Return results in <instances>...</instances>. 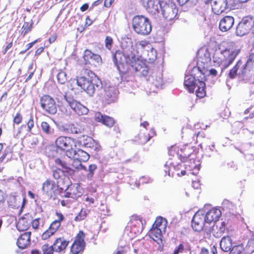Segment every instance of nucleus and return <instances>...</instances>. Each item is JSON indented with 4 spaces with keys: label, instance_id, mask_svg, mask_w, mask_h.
Listing matches in <instances>:
<instances>
[{
    "label": "nucleus",
    "instance_id": "f257e3e1",
    "mask_svg": "<svg viewBox=\"0 0 254 254\" xmlns=\"http://www.w3.org/2000/svg\"><path fill=\"white\" fill-rule=\"evenodd\" d=\"M240 49L232 42H223L213 56L215 65L220 66L221 70L227 68L235 60Z\"/></svg>",
    "mask_w": 254,
    "mask_h": 254
},
{
    "label": "nucleus",
    "instance_id": "f03ea898",
    "mask_svg": "<svg viewBox=\"0 0 254 254\" xmlns=\"http://www.w3.org/2000/svg\"><path fill=\"white\" fill-rule=\"evenodd\" d=\"M85 74L90 76V78H87L85 76L77 77L76 79L71 80L69 82L68 87L73 90L74 89L73 84H77L89 96H92L96 89L100 87L101 82L96 78L94 73L92 71L85 70Z\"/></svg>",
    "mask_w": 254,
    "mask_h": 254
},
{
    "label": "nucleus",
    "instance_id": "7ed1b4c3",
    "mask_svg": "<svg viewBox=\"0 0 254 254\" xmlns=\"http://www.w3.org/2000/svg\"><path fill=\"white\" fill-rule=\"evenodd\" d=\"M132 27L136 34L142 36L148 35L152 30L150 20L141 15L133 17L132 19Z\"/></svg>",
    "mask_w": 254,
    "mask_h": 254
},
{
    "label": "nucleus",
    "instance_id": "20e7f679",
    "mask_svg": "<svg viewBox=\"0 0 254 254\" xmlns=\"http://www.w3.org/2000/svg\"><path fill=\"white\" fill-rule=\"evenodd\" d=\"M160 7L163 17L168 21L175 19L178 9L172 0H160Z\"/></svg>",
    "mask_w": 254,
    "mask_h": 254
},
{
    "label": "nucleus",
    "instance_id": "39448f33",
    "mask_svg": "<svg viewBox=\"0 0 254 254\" xmlns=\"http://www.w3.org/2000/svg\"><path fill=\"white\" fill-rule=\"evenodd\" d=\"M129 55H130V53L125 54L120 50L117 51L113 55L114 64L121 73H125L128 69L130 62Z\"/></svg>",
    "mask_w": 254,
    "mask_h": 254
},
{
    "label": "nucleus",
    "instance_id": "423d86ee",
    "mask_svg": "<svg viewBox=\"0 0 254 254\" xmlns=\"http://www.w3.org/2000/svg\"><path fill=\"white\" fill-rule=\"evenodd\" d=\"M56 145L58 149L65 151L66 156L71 155V151L74 149L76 145V141L74 139L67 136H60L56 140Z\"/></svg>",
    "mask_w": 254,
    "mask_h": 254
},
{
    "label": "nucleus",
    "instance_id": "0eeeda50",
    "mask_svg": "<svg viewBox=\"0 0 254 254\" xmlns=\"http://www.w3.org/2000/svg\"><path fill=\"white\" fill-rule=\"evenodd\" d=\"M55 164L61 168H58L53 170V177L56 180L62 178L64 173H66L68 175L73 174V169H71L70 165L60 158H56L55 160Z\"/></svg>",
    "mask_w": 254,
    "mask_h": 254
},
{
    "label": "nucleus",
    "instance_id": "6e6552de",
    "mask_svg": "<svg viewBox=\"0 0 254 254\" xmlns=\"http://www.w3.org/2000/svg\"><path fill=\"white\" fill-rule=\"evenodd\" d=\"M254 26V19L250 16L244 17L236 27V34L242 36L250 31Z\"/></svg>",
    "mask_w": 254,
    "mask_h": 254
},
{
    "label": "nucleus",
    "instance_id": "1a4fd4ad",
    "mask_svg": "<svg viewBox=\"0 0 254 254\" xmlns=\"http://www.w3.org/2000/svg\"><path fill=\"white\" fill-rule=\"evenodd\" d=\"M64 98L69 106L79 116L86 115L88 113V109L74 99L72 97L66 94L64 95Z\"/></svg>",
    "mask_w": 254,
    "mask_h": 254
},
{
    "label": "nucleus",
    "instance_id": "9d476101",
    "mask_svg": "<svg viewBox=\"0 0 254 254\" xmlns=\"http://www.w3.org/2000/svg\"><path fill=\"white\" fill-rule=\"evenodd\" d=\"M42 109L50 114L54 115L57 112V105L54 99L48 95L43 96L40 99Z\"/></svg>",
    "mask_w": 254,
    "mask_h": 254
},
{
    "label": "nucleus",
    "instance_id": "9b49d317",
    "mask_svg": "<svg viewBox=\"0 0 254 254\" xmlns=\"http://www.w3.org/2000/svg\"><path fill=\"white\" fill-rule=\"evenodd\" d=\"M205 223L204 215L198 211L193 216L191 222V226L194 231L200 232L203 230Z\"/></svg>",
    "mask_w": 254,
    "mask_h": 254
},
{
    "label": "nucleus",
    "instance_id": "f8f14e48",
    "mask_svg": "<svg viewBox=\"0 0 254 254\" xmlns=\"http://www.w3.org/2000/svg\"><path fill=\"white\" fill-rule=\"evenodd\" d=\"M83 58L85 61L94 66H98L102 63L100 55L92 53L89 50H85L84 52Z\"/></svg>",
    "mask_w": 254,
    "mask_h": 254
},
{
    "label": "nucleus",
    "instance_id": "ddd939ff",
    "mask_svg": "<svg viewBox=\"0 0 254 254\" xmlns=\"http://www.w3.org/2000/svg\"><path fill=\"white\" fill-rule=\"evenodd\" d=\"M212 9L214 13L219 15L228 8L227 0H212Z\"/></svg>",
    "mask_w": 254,
    "mask_h": 254
},
{
    "label": "nucleus",
    "instance_id": "4468645a",
    "mask_svg": "<svg viewBox=\"0 0 254 254\" xmlns=\"http://www.w3.org/2000/svg\"><path fill=\"white\" fill-rule=\"evenodd\" d=\"M81 189L78 184H71L68 186L65 191V196L76 198L82 194Z\"/></svg>",
    "mask_w": 254,
    "mask_h": 254
},
{
    "label": "nucleus",
    "instance_id": "2eb2a0df",
    "mask_svg": "<svg viewBox=\"0 0 254 254\" xmlns=\"http://www.w3.org/2000/svg\"><path fill=\"white\" fill-rule=\"evenodd\" d=\"M62 128L63 131L67 133L79 134L84 130L82 126L76 123L65 124L62 126Z\"/></svg>",
    "mask_w": 254,
    "mask_h": 254
},
{
    "label": "nucleus",
    "instance_id": "dca6fc26",
    "mask_svg": "<svg viewBox=\"0 0 254 254\" xmlns=\"http://www.w3.org/2000/svg\"><path fill=\"white\" fill-rule=\"evenodd\" d=\"M234 18L231 16H226L222 18L219 24V28L222 32L230 30L234 24Z\"/></svg>",
    "mask_w": 254,
    "mask_h": 254
},
{
    "label": "nucleus",
    "instance_id": "f3484780",
    "mask_svg": "<svg viewBox=\"0 0 254 254\" xmlns=\"http://www.w3.org/2000/svg\"><path fill=\"white\" fill-rule=\"evenodd\" d=\"M104 98L108 103L114 102L116 101L118 95V90L114 86L105 87Z\"/></svg>",
    "mask_w": 254,
    "mask_h": 254
},
{
    "label": "nucleus",
    "instance_id": "a211bd4d",
    "mask_svg": "<svg viewBox=\"0 0 254 254\" xmlns=\"http://www.w3.org/2000/svg\"><path fill=\"white\" fill-rule=\"evenodd\" d=\"M221 215V211L216 208H213L208 211L205 216V223L210 224L216 222Z\"/></svg>",
    "mask_w": 254,
    "mask_h": 254
},
{
    "label": "nucleus",
    "instance_id": "6ab92c4d",
    "mask_svg": "<svg viewBox=\"0 0 254 254\" xmlns=\"http://www.w3.org/2000/svg\"><path fill=\"white\" fill-rule=\"evenodd\" d=\"M70 154L71 155H68V156L69 158L81 162H86L89 158V155L86 152L81 149L75 151L73 149Z\"/></svg>",
    "mask_w": 254,
    "mask_h": 254
},
{
    "label": "nucleus",
    "instance_id": "aec40b11",
    "mask_svg": "<svg viewBox=\"0 0 254 254\" xmlns=\"http://www.w3.org/2000/svg\"><path fill=\"white\" fill-rule=\"evenodd\" d=\"M254 68V53L251 54L244 67L239 72V74L243 76L248 75Z\"/></svg>",
    "mask_w": 254,
    "mask_h": 254
},
{
    "label": "nucleus",
    "instance_id": "412c9836",
    "mask_svg": "<svg viewBox=\"0 0 254 254\" xmlns=\"http://www.w3.org/2000/svg\"><path fill=\"white\" fill-rule=\"evenodd\" d=\"M31 234L30 232H26L19 237L16 244L19 249H24L29 246L30 242Z\"/></svg>",
    "mask_w": 254,
    "mask_h": 254
},
{
    "label": "nucleus",
    "instance_id": "4be33fe9",
    "mask_svg": "<svg viewBox=\"0 0 254 254\" xmlns=\"http://www.w3.org/2000/svg\"><path fill=\"white\" fill-rule=\"evenodd\" d=\"M128 58L130 60L129 65H131L132 70L135 72H138L141 66L145 64L136 58L135 55L132 53H130V55H129Z\"/></svg>",
    "mask_w": 254,
    "mask_h": 254
},
{
    "label": "nucleus",
    "instance_id": "5701e85b",
    "mask_svg": "<svg viewBox=\"0 0 254 254\" xmlns=\"http://www.w3.org/2000/svg\"><path fill=\"white\" fill-rule=\"evenodd\" d=\"M197 79L196 80L192 75H187L185 76L184 85L188 89L190 92H193L194 89L196 88Z\"/></svg>",
    "mask_w": 254,
    "mask_h": 254
},
{
    "label": "nucleus",
    "instance_id": "b1692460",
    "mask_svg": "<svg viewBox=\"0 0 254 254\" xmlns=\"http://www.w3.org/2000/svg\"><path fill=\"white\" fill-rule=\"evenodd\" d=\"M166 231H162L159 228L156 229L151 228L149 232V236L158 244L162 243L163 233H165Z\"/></svg>",
    "mask_w": 254,
    "mask_h": 254
},
{
    "label": "nucleus",
    "instance_id": "393cba45",
    "mask_svg": "<svg viewBox=\"0 0 254 254\" xmlns=\"http://www.w3.org/2000/svg\"><path fill=\"white\" fill-rule=\"evenodd\" d=\"M68 244V242L66 241L64 238H59L55 240L52 247H53L55 252L60 253L66 249Z\"/></svg>",
    "mask_w": 254,
    "mask_h": 254
},
{
    "label": "nucleus",
    "instance_id": "a878e982",
    "mask_svg": "<svg viewBox=\"0 0 254 254\" xmlns=\"http://www.w3.org/2000/svg\"><path fill=\"white\" fill-rule=\"evenodd\" d=\"M202 77L200 76V79H197V89L195 90L196 96L199 98H203L206 95L205 84L204 82L205 76L203 74H202Z\"/></svg>",
    "mask_w": 254,
    "mask_h": 254
},
{
    "label": "nucleus",
    "instance_id": "bb28decb",
    "mask_svg": "<svg viewBox=\"0 0 254 254\" xmlns=\"http://www.w3.org/2000/svg\"><path fill=\"white\" fill-rule=\"evenodd\" d=\"M146 10L152 15H155L159 11L158 5H160V0H148L146 2Z\"/></svg>",
    "mask_w": 254,
    "mask_h": 254
},
{
    "label": "nucleus",
    "instance_id": "cd10ccee",
    "mask_svg": "<svg viewBox=\"0 0 254 254\" xmlns=\"http://www.w3.org/2000/svg\"><path fill=\"white\" fill-rule=\"evenodd\" d=\"M56 188L54 182L50 180H47L43 184L42 190L48 196H52L54 192V190Z\"/></svg>",
    "mask_w": 254,
    "mask_h": 254
},
{
    "label": "nucleus",
    "instance_id": "c85d7f7f",
    "mask_svg": "<svg viewBox=\"0 0 254 254\" xmlns=\"http://www.w3.org/2000/svg\"><path fill=\"white\" fill-rule=\"evenodd\" d=\"M220 246L223 251L225 252L230 251L232 247V239L229 236L223 237L220 241Z\"/></svg>",
    "mask_w": 254,
    "mask_h": 254
},
{
    "label": "nucleus",
    "instance_id": "c756f323",
    "mask_svg": "<svg viewBox=\"0 0 254 254\" xmlns=\"http://www.w3.org/2000/svg\"><path fill=\"white\" fill-rule=\"evenodd\" d=\"M31 223L30 219L25 217H21L19 219L16 227L19 231H25L28 229Z\"/></svg>",
    "mask_w": 254,
    "mask_h": 254
},
{
    "label": "nucleus",
    "instance_id": "7c9ffc66",
    "mask_svg": "<svg viewBox=\"0 0 254 254\" xmlns=\"http://www.w3.org/2000/svg\"><path fill=\"white\" fill-rule=\"evenodd\" d=\"M167 225V222L166 219L161 217H158L156 219L155 221L153 224L152 228L156 229L159 228L162 231H166Z\"/></svg>",
    "mask_w": 254,
    "mask_h": 254
},
{
    "label": "nucleus",
    "instance_id": "2f4dec72",
    "mask_svg": "<svg viewBox=\"0 0 254 254\" xmlns=\"http://www.w3.org/2000/svg\"><path fill=\"white\" fill-rule=\"evenodd\" d=\"M56 215L58 217V220L54 221L50 225L49 228L53 231L55 233L59 229L61 225V221L63 220L64 217L61 213H56Z\"/></svg>",
    "mask_w": 254,
    "mask_h": 254
},
{
    "label": "nucleus",
    "instance_id": "473e14b6",
    "mask_svg": "<svg viewBox=\"0 0 254 254\" xmlns=\"http://www.w3.org/2000/svg\"><path fill=\"white\" fill-rule=\"evenodd\" d=\"M182 167V164H178L176 166H174L172 161L171 160H168L166 164L164 165V175H168L169 176H171L170 171L172 168L175 170H178L180 169V168Z\"/></svg>",
    "mask_w": 254,
    "mask_h": 254
},
{
    "label": "nucleus",
    "instance_id": "72a5a7b5",
    "mask_svg": "<svg viewBox=\"0 0 254 254\" xmlns=\"http://www.w3.org/2000/svg\"><path fill=\"white\" fill-rule=\"evenodd\" d=\"M85 246V243H82V241H75L71 247V252L73 254H78L83 251Z\"/></svg>",
    "mask_w": 254,
    "mask_h": 254
},
{
    "label": "nucleus",
    "instance_id": "f704fd0d",
    "mask_svg": "<svg viewBox=\"0 0 254 254\" xmlns=\"http://www.w3.org/2000/svg\"><path fill=\"white\" fill-rule=\"evenodd\" d=\"M39 136L37 135H29L27 138V145L30 148H34L39 142Z\"/></svg>",
    "mask_w": 254,
    "mask_h": 254
},
{
    "label": "nucleus",
    "instance_id": "c9c22d12",
    "mask_svg": "<svg viewBox=\"0 0 254 254\" xmlns=\"http://www.w3.org/2000/svg\"><path fill=\"white\" fill-rule=\"evenodd\" d=\"M18 197V196L15 195H9L7 200V203L8 204V205L12 208H15L16 207H18V203L17 201L18 200H19L20 199V198Z\"/></svg>",
    "mask_w": 254,
    "mask_h": 254
},
{
    "label": "nucleus",
    "instance_id": "e433bc0d",
    "mask_svg": "<svg viewBox=\"0 0 254 254\" xmlns=\"http://www.w3.org/2000/svg\"><path fill=\"white\" fill-rule=\"evenodd\" d=\"M242 64V63L241 61H239L237 62L235 66L233 67L232 69H231L228 74V76L230 78H234L236 77V76L238 74V70L241 66Z\"/></svg>",
    "mask_w": 254,
    "mask_h": 254
},
{
    "label": "nucleus",
    "instance_id": "4c0bfd02",
    "mask_svg": "<svg viewBox=\"0 0 254 254\" xmlns=\"http://www.w3.org/2000/svg\"><path fill=\"white\" fill-rule=\"evenodd\" d=\"M71 161L72 162L71 163H69L67 164L70 165L71 169H73V172H74V169H86L85 167L82 165L81 161L73 160V159H71Z\"/></svg>",
    "mask_w": 254,
    "mask_h": 254
},
{
    "label": "nucleus",
    "instance_id": "58836bf2",
    "mask_svg": "<svg viewBox=\"0 0 254 254\" xmlns=\"http://www.w3.org/2000/svg\"><path fill=\"white\" fill-rule=\"evenodd\" d=\"M41 127L43 131L46 134L49 135L54 133V129L50 127L47 122H42Z\"/></svg>",
    "mask_w": 254,
    "mask_h": 254
},
{
    "label": "nucleus",
    "instance_id": "ea45409f",
    "mask_svg": "<svg viewBox=\"0 0 254 254\" xmlns=\"http://www.w3.org/2000/svg\"><path fill=\"white\" fill-rule=\"evenodd\" d=\"M245 250L246 253L249 254L254 252V238L249 240Z\"/></svg>",
    "mask_w": 254,
    "mask_h": 254
},
{
    "label": "nucleus",
    "instance_id": "a19ab883",
    "mask_svg": "<svg viewBox=\"0 0 254 254\" xmlns=\"http://www.w3.org/2000/svg\"><path fill=\"white\" fill-rule=\"evenodd\" d=\"M244 250V248L243 245L240 244L232 247L229 254H240Z\"/></svg>",
    "mask_w": 254,
    "mask_h": 254
},
{
    "label": "nucleus",
    "instance_id": "79ce46f5",
    "mask_svg": "<svg viewBox=\"0 0 254 254\" xmlns=\"http://www.w3.org/2000/svg\"><path fill=\"white\" fill-rule=\"evenodd\" d=\"M57 80L60 84H64L67 81L66 73L64 71H60L57 76Z\"/></svg>",
    "mask_w": 254,
    "mask_h": 254
},
{
    "label": "nucleus",
    "instance_id": "37998d69",
    "mask_svg": "<svg viewBox=\"0 0 254 254\" xmlns=\"http://www.w3.org/2000/svg\"><path fill=\"white\" fill-rule=\"evenodd\" d=\"M197 54L198 57H199L200 58H209V54L208 52L207 49L205 47L201 48L198 50Z\"/></svg>",
    "mask_w": 254,
    "mask_h": 254
},
{
    "label": "nucleus",
    "instance_id": "c03bdc74",
    "mask_svg": "<svg viewBox=\"0 0 254 254\" xmlns=\"http://www.w3.org/2000/svg\"><path fill=\"white\" fill-rule=\"evenodd\" d=\"M102 123L108 127H112L114 125L115 122L113 118L105 116Z\"/></svg>",
    "mask_w": 254,
    "mask_h": 254
},
{
    "label": "nucleus",
    "instance_id": "a18cd8bd",
    "mask_svg": "<svg viewBox=\"0 0 254 254\" xmlns=\"http://www.w3.org/2000/svg\"><path fill=\"white\" fill-rule=\"evenodd\" d=\"M43 254H53L55 252L52 246H49L48 244L44 245L42 247Z\"/></svg>",
    "mask_w": 254,
    "mask_h": 254
},
{
    "label": "nucleus",
    "instance_id": "49530a36",
    "mask_svg": "<svg viewBox=\"0 0 254 254\" xmlns=\"http://www.w3.org/2000/svg\"><path fill=\"white\" fill-rule=\"evenodd\" d=\"M79 141L81 145L86 147L89 141H92V138L88 136L83 135L79 138Z\"/></svg>",
    "mask_w": 254,
    "mask_h": 254
},
{
    "label": "nucleus",
    "instance_id": "de8ad7c7",
    "mask_svg": "<svg viewBox=\"0 0 254 254\" xmlns=\"http://www.w3.org/2000/svg\"><path fill=\"white\" fill-rule=\"evenodd\" d=\"M87 214L86 210L81 209L78 215L75 217L74 220L76 221L83 220L86 217Z\"/></svg>",
    "mask_w": 254,
    "mask_h": 254
},
{
    "label": "nucleus",
    "instance_id": "09e8293b",
    "mask_svg": "<svg viewBox=\"0 0 254 254\" xmlns=\"http://www.w3.org/2000/svg\"><path fill=\"white\" fill-rule=\"evenodd\" d=\"M128 248L127 246H119L116 253L113 254H125L128 251Z\"/></svg>",
    "mask_w": 254,
    "mask_h": 254
},
{
    "label": "nucleus",
    "instance_id": "8fccbe9b",
    "mask_svg": "<svg viewBox=\"0 0 254 254\" xmlns=\"http://www.w3.org/2000/svg\"><path fill=\"white\" fill-rule=\"evenodd\" d=\"M54 234L55 233L49 228V229L45 231L42 235V239L44 240H47Z\"/></svg>",
    "mask_w": 254,
    "mask_h": 254
},
{
    "label": "nucleus",
    "instance_id": "3c124183",
    "mask_svg": "<svg viewBox=\"0 0 254 254\" xmlns=\"http://www.w3.org/2000/svg\"><path fill=\"white\" fill-rule=\"evenodd\" d=\"M106 48L110 50L113 43V39L110 36H107L105 41Z\"/></svg>",
    "mask_w": 254,
    "mask_h": 254
},
{
    "label": "nucleus",
    "instance_id": "603ef678",
    "mask_svg": "<svg viewBox=\"0 0 254 254\" xmlns=\"http://www.w3.org/2000/svg\"><path fill=\"white\" fill-rule=\"evenodd\" d=\"M27 127H28V131L29 132H30L34 125L33 117L32 115H30V118L27 123Z\"/></svg>",
    "mask_w": 254,
    "mask_h": 254
},
{
    "label": "nucleus",
    "instance_id": "864d4df0",
    "mask_svg": "<svg viewBox=\"0 0 254 254\" xmlns=\"http://www.w3.org/2000/svg\"><path fill=\"white\" fill-rule=\"evenodd\" d=\"M31 28L32 24L29 25L28 22H24L22 27V29H23L24 35L28 33L31 30Z\"/></svg>",
    "mask_w": 254,
    "mask_h": 254
},
{
    "label": "nucleus",
    "instance_id": "5fc2aeb1",
    "mask_svg": "<svg viewBox=\"0 0 254 254\" xmlns=\"http://www.w3.org/2000/svg\"><path fill=\"white\" fill-rule=\"evenodd\" d=\"M138 72L143 76H146L148 74V68L146 65L145 64L143 65V66H141L140 69H139Z\"/></svg>",
    "mask_w": 254,
    "mask_h": 254
},
{
    "label": "nucleus",
    "instance_id": "6e6d98bb",
    "mask_svg": "<svg viewBox=\"0 0 254 254\" xmlns=\"http://www.w3.org/2000/svg\"><path fill=\"white\" fill-rule=\"evenodd\" d=\"M104 116L100 112H96L94 114V119L96 122L102 123Z\"/></svg>",
    "mask_w": 254,
    "mask_h": 254
},
{
    "label": "nucleus",
    "instance_id": "4d7b16f0",
    "mask_svg": "<svg viewBox=\"0 0 254 254\" xmlns=\"http://www.w3.org/2000/svg\"><path fill=\"white\" fill-rule=\"evenodd\" d=\"M41 219L40 218H36L31 221V224H32V226L33 229H38L39 228L40 224V221Z\"/></svg>",
    "mask_w": 254,
    "mask_h": 254
},
{
    "label": "nucleus",
    "instance_id": "13d9d810",
    "mask_svg": "<svg viewBox=\"0 0 254 254\" xmlns=\"http://www.w3.org/2000/svg\"><path fill=\"white\" fill-rule=\"evenodd\" d=\"M151 136L150 135H140L139 136L140 142L144 144L148 142L151 138Z\"/></svg>",
    "mask_w": 254,
    "mask_h": 254
},
{
    "label": "nucleus",
    "instance_id": "bf43d9fd",
    "mask_svg": "<svg viewBox=\"0 0 254 254\" xmlns=\"http://www.w3.org/2000/svg\"><path fill=\"white\" fill-rule=\"evenodd\" d=\"M97 169V167L96 165L95 164H91L89 166L88 168V171L89 172V176H90V177H92L94 171Z\"/></svg>",
    "mask_w": 254,
    "mask_h": 254
},
{
    "label": "nucleus",
    "instance_id": "052dcab7",
    "mask_svg": "<svg viewBox=\"0 0 254 254\" xmlns=\"http://www.w3.org/2000/svg\"><path fill=\"white\" fill-rule=\"evenodd\" d=\"M22 120V117L20 113H17L16 116L14 117L13 122L16 124H19Z\"/></svg>",
    "mask_w": 254,
    "mask_h": 254
},
{
    "label": "nucleus",
    "instance_id": "680f3d73",
    "mask_svg": "<svg viewBox=\"0 0 254 254\" xmlns=\"http://www.w3.org/2000/svg\"><path fill=\"white\" fill-rule=\"evenodd\" d=\"M84 237L85 234L83 231H80L77 236L75 241L80 242L82 241V243H85L84 242Z\"/></svg>",
    "mask_w": 254,
    "mask_h": 254
},
{
    "label": "nucleus",
    "instance_id": "e2e57ef3",
    "mask_svg": "<svg viewBox=\"0 0 254 254\" xmlns=\"http://www.w3.org/2000/svg\"><path fill=\"white\" fill-rule=\"evenodd\" d=\"M184 249V247L183 244H180L179 246L175 248L173 254H179L182 253Z\"/></svg>",
    "mask_w": 254,
    "mask_h": 254
},
{
    "label": "nucleus",
    "instance_id": "0e129e2a",
    "mask_svg": "<svg viewBox=\"0 0 254 254\" xmlns=\"http://www.w3.org/2000/svg\"><path fill=\"white\" fill-rule=\"evenodd\" d=\"M91 149H93L95 151H98L100 150L101 146L98 143L95 141L94 144L93 145H92V147Z\"/></svg>",
    "mask_w": 254,
    "mask_h": 254
},
{
    "label": "nucleus",
    "instance_id": "69168bd1",
    "mask_svg": "<svg viewBox=\"0 0 254 254\" xmlns=\"http://www.w3.org/2000/svg\"><path fill=\"white\" fill-rule=\"evenodd\" d=\"M5 200V193L0 190V204L4 202Z\"/></svg>",
    "mask_w": 254,
    "mask_h": 254
},
{
    "label": "nucleus",
    "instance_id": "338daca9",
    "mask_svg": "<svg viewBox=\"0 0 254 254\" xmlns=\"http://www.w3.org/2000/svg\"><path fill=\"white\" fill-rule=\"evenodd\" d=\"M114 1V0H105L104 6L106 7H109Z\"/></svg>",
    "mask_w": 254,
    "mask_h": 254
},
{
    "label": "nucleus",
    "instance_id": "774afa93",
    "mask_svg": "<svg viewBox=\"0 0 254 254\" xmlns=\"http://www.w3.org/2000/svg\"><path fill=\"white\" fill-rule=\"evenodd\" d=\"M209 74H210L213 76H216L217 73V71L215 69L211 68L209 71Z\"/></svg>",
    "mask_w": 254,
    "mask_h": 254
}]
</instances>
